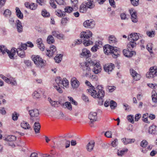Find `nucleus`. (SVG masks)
I'll use <instances>...</instances> for the list:
<instances>
[{"label": "nucleus", "mask_w": 157, "mask_h": 157, "mask_svg": "<svg viewBox=\"0 0 157 157\" xmlns=\"http://www.w3.org/2000/svg\"><path fill=\"white\" fill-rule=\"evenodd\" d=\"M121 140L124 144H131L134 143L135 141L134 139H128L126 138L122 139Z\"/></svg>", "instance_id": "obj_25"}, {"label": "nucleus", "mask_w": 157, "mask_h": 157, "mask_svg": "<svg viewBox=\"0 0 157 157\" xmlns=\"http://www.w3.org/2000/svg\"><path fill=\"white\" fill-rule=\"evenodd\" d=\"M21 48H18L17 49H14L15 50H17V53L18 55L21 57L23 58L25 57V52L24 50L21 49Z\"/></svg>", "instance_id": "obj_32"}, {"label": "nucleus", "mask_w": 157, "mask_h": 157, "mask_svg": "<svg viewBox=\"0 0 157 157\" xmlns=\"http://www.w3.org/2000/svg\"><path fill=\"white\" fill-rule=\"evenodd\" d=\"M37 5L34 3H31L30 5V9L32 10H35L37 8Z\"/></svg>", "instance_id": "obj_62"}, {"label": "nucleus", "mask_w": 157, "mask_h": 157, "mask_svg": "<svg viewBox=\"0 0 157 157\" xmlns=\"http://www.w3.org/2000/svg\"><path fill=\"white\" fill-rule=\"evenodd\" d=\"M73 10V8L70 6H68L66 7L64 9L65 14L66 13H69L71 12Z\"/></svg>", "instance_id": "obj_44"}, {"label": "nucleus", "mask_w": 157, "mask_h": 157, "mask_svg": "<svg viewBox=\"0 0 157 157\" xmlns=\"http://www.w3.org/2000/svg\"><path fill=\"white\" fill-rule=\"evenodd\" d=\"M111 145L113 148L112 149L113 152L118 155V140L117 139H115L112 142Z\"/></svg>", "instance_id": "obj_14"}, {"label": "nucleus", "mask_w": 157, "mask_h": 157, "mask_svg": "<svg viewBox=\"0 0 157 157\" xmlns=\"http://www.w3.org/2000/svg\"><path fill=\"white\" fill-rule=\"evenodd\" d=\"M48 100L51 105L54 107H57L58 105L60 104V102L59 101H53L50 98H48Z\"/></svg>", "instance_id": "obj_36"}, {"label": "nucleus", "mask_w": 157, "mask_h": 157, "mask_svg": "<svg viewBox=\"0 0 157 157\" xmlns=\"http://www.w3.org/2000/svg\"><path fill=\"white\" fill-rule=\"evenodd\" d=\"M86 59L87 62L82 63L81 67L84 73L85 74V76H87L89 75L91 70L90 67L92 66V64H91V63H89V61L90 60H92L90 58H86Z\"/></svg>", "instance_id": "obj_5"}, {"label": "nucleus", "mask_w": 157, "mask_h": 157, "mask_svg": "<svg viewBox=\"0 0 157 157\" xmlns=\"http://www.w3.org/2000/svg\"><path fill=\"white\" fill-rule=\"evenodd\" d=\"M32 58L34 63L37 67L42 68L45 65V63L39 56H33Z\"/></svg>", "instance_id": "obj_7"}, {"label": "nucleus", "mask_w": 157, "mask_h": 157, "mask_svg": "<svg viewBox=\"0 0 157 157\" xmlns=\"http://www.w3.org/2000/svg\"><path fill=\"white\" fill-rule=\"evenodd\" d=\"M130 42L127 44V47L129 49L132 48L136 47V44L135 42V41H129Z\"/></svg>", "instance_id": "obj_38"}, {"label": "nucleus", "mask_w": 157, "mask_h": 157, "mask_svg": "<svg viewBox=\"0 0 157 157\" xmlns=\"http://www.w3.org/2000/svg\"><path fill=\"white\" fill-rule=\"evenodd\" d=\"M47 41L48 44H51L54 43L55 40L52 35H49L47 37Z\"/></svg>", "instance_id": "obj_39"}, {"label": "nucleus", "mask_w": 157, "mask_h": 157, "mask_svg": "<svg viewBox=\"0 0 157 157\" xmlns=\"http://www.w3.org/2000/svg\"><path fill=\"white\" fill-rule=\"evenodd\" d=\"M139 38V36L136 33H132L128 36V40L129 41H136Z\"/></svg>", "instance_id": "obj_17"}, {"label": "nucleus", "mask_w": 157, "mask_h": 157, "mask_svg": "<svg viewBox=\"0 0 157 157\" xmlns=\"http://www.w3.org/2000/svg\"><path fill=\"white\" fill-rule=\"evenodd\" d=\"M62 83V86L67 87L69 85V82L66 78H64L63 79V81Z\"/></svg>", "instance_id": "obj_46"}, {"label": "nucleus", "mask_w": 157, "mask_h": 157, "mask_svg": "<svg viewBox=\"0 0 157 157\" xmlns=\"http://www.w3.org/2000/svg\"><path fill=\"white\" fill-rule=\"evenodd\" d=\"M97 113L95 112H91L89 115V118L90 121L91 123L96 121L97 119Z\"/></svg>", "instance_id": "obj_19"}, {"label": "nucleus", "mask_w": 157, "mask_h": 157, "mask_svg": "<svg viewBox=\"0 0 157 157\" xmlns=\"http://www.w3.org/2000/svg\"><path fill=\"white\" fill-rule=\"evenodd\" d=\"M155 32L154 31H151L147 32V34L150 37H153L155 36Z\"/></svg>", "instance_id": "obj_55"}, {"label": "nucleus", "mask_w": 157, "mask_h": 157, "mask_svg": "<svg viewBox=\"0 0 157 157\" xmlns=\"http://www.w3.org/2000/svg\"><path fill=\"white\" fill-rule=\"evenodd\" d=\"M151 97L152 101L157 106V93L155 90L152 92Z\"/></svg>", "instance_id": "obj_33"}, {"label": "nucleus", "mask_w": 157, "mask_h": 157, "mask_svg": "<svg viewBox=\"0 0 157 157\" xmlns=\"http://www.w3.org/2000/svg\"><path fill=\"white\" fill-rule=\"evenodd\" d=\"M21 127L25 129H28L31 128V127L29 124L25 121H23L20 124Z\"/></svg>", "instance_id": "obj_30"}, {"label": "nucleus", "mask_w": 157, "mask_h": 157, "mask_svg": "<svg viewBox=\"0 0 157 157\" xmlns=\"http://www.w3.org/2000/svg\"><path fill=\"white\" fill-rule=\"evenodd\" d=\"M107 91L110 92H112L115 90V87L114 86H107Z\"/></svg>", "instance_id": "obj_58"}, {"label": "nucleus", "mask_w": 157, "mask_h": 157, "mask_svg": "<svg viewBox=\"0 0 157 157\" xmlns=\"http://www.w3.org/2000/svg\"><path fill=\"white\" fill-rule=\"evenodd\" d=\"M147 78H153L157 76V67L156 66L151 67L149 69V71L146 74Z\"/></svg>", "instance_id": "obj_9"}, {"label": "nucleus", "mask_w": 157, "mask_h": 157, "mask_svg": "<svg viewBox=\"0 0 157 157\" xmlns=\"http://www.w3.org/2000/svg\"><path fill=\"white\" fill-rule=\"evenodd\" d=\"M95 142L93 140L90 141L87 144L86 146V149L89 151H92L94 146Z\"/></svg>", "instance_id": "obj_28"}, {"label": "nucleus", "mask_w": 157, "mask_h": 157, "mask_svg": "<svg viewBox=\"0 0 157 157\" xmlns=\"http://www.w3.org/2000/svg\"><path fill=\"white\" fill-rule=\"evenodd\" d=\"M81 55L88 58L91 56V54L89 50H88L86 48H84L82 50V53H81Z\"/></svg>", "instance_id": "obj_29"}, {"label": "nucleus", "mask_w": 157, "mask_h": 157, "mask_svg": "<svg viewBox=\"0 0 157 157\" xmlns=\"http://www.w3.org/2000/svg\"><path fill=\"white\" fill-rule=\"evenodd\" d=\"M41 14L44 17H48L50 16V14L45 10H43L41 12Z\"/></svg>", "instance_id": "obj_50"}, {"label": "nucleus", "mask_w": 157, "mask_h": 157, "mask_svg": "<svg viewBox=\"0 0 157 157\" xmlns=\"http://www.w3.org/2000/svg\"><path fill=\"white\" fill-rule=\"evenodd\" d=\"M127 50L124 49L123 51V53L124 56L128 57H131L134 54V53H136L134 51H131L132 49H129L127 48Z\"/></svg>", "instance_id": "obj_12"}, {"label": "nucleus", "mask_w": 157, "mask_h": 157, "mask_svg": "<svg viewBox=\"0 0 157 157\" xmlns=\"http://www.w3.org/2000/svg\"><path fill=\"white\" fill-rule=\"evenodd\" d=\"M36 43L38 48L41 51H44V50L45 47L43 43V40L41 38H39L36 40Z\"/></svg>", "instance_id": "obj_22"}, {"label": "nucleus", "mask_w": 157, "mask_h": 157, "mask_svg": "<svg viewBox=\"0 0 157 157\" xmlns=\"http://www.w3.org/2000/svg\"><path fill=\"white\" fill-rule=\"evenodd\" d=\"M148 144V142L145 140H143L140 143V146L144 148L146 147Z\"/></svg>", "instance_id": "obj_47"}, {"label": "nucleus", "mask_w": 157, "mask_h": 157, "mask_svg": "<svg viewBox=\"0 0 157 157\" xmlns=\"http://www.w3.org/2000/svg\"><path fill=\"white\" fill-rule=\"evenodd\" d=\"M130 13L131 15V19L132 21L134 23L136 22L137 21V16L136 13L135 12H132L133 10H130Z\"/></svg>", "instance_id": "obj_26"}, {"label": "nucleus", "mask_w": 157, "mask_h": 157, "mask_svg": "<svg viewBox=\"0 0 157 157\" xmlns=\"http://www.w3.org/2000/svg\"><path fill=\"white\" fill-rule=\"evenodd\" d=\"M19 115L18 113H17L16 112H14L12 114V119L14 121H17L18 119V117Z\"/></svg>", "instance_id": "obj_43"}, {"label": "nucleus", "mask_w": 157, "mask_h": 157, "mask_svg": "<svg viewBox=\"0 0 157 157\" xmlns=\"http://www.w3.org/2000/svg\"><path fill=\"white\" fill-rule=\"evenodd\" d=\"M16 12L17 16L21 19H22L23 18V15L21 12L20 9L18 7L16 8Z\"/></svg>", "instance_id": "obj_35"}, {"label": "nucleus", "mask_w": 157, "mask_h": 157, "mask_svg": "<svg viewBox=\"0 0 157 157\" xmlns=\"http://www.w3.org/2000/svg\"><path fill=\"white\" fill-rule=\"evenodd\" d=\"M16 26L18 33H21L23 31V26L21 22L18 20L16 21Z\"/></svg>", "instance_id": "obj_21"}, {"label": "nucleus", "mask_w": 157, "mask_h": 157, "mask_svg": "<svg viewBox=\"0 0 157 157\" xmlns=\"http://www.w3.org/2000/svg\"><path fill=\"white\" fill-rule=\"evenodd\" d=\"M130 72L133 79L136 81H138L140 80V76L135 70L133 69H130Z\"/></svg>", "instance_id": "obj_15"}, {"label": "nucleus", "mask_w": 157, "mask_h": 157, "mask_svg": "<svg viewBox=\"0 0 157 157\" xmlns=\"http://www.w3.org/2000/svg\"><path fill=\"white\" fill-rule=\"evenodd\" d=\"M27 44H25L21 43V45L19 46L18 48H21V49L24 50L27 49Z\"/></svg>", "instance_id": "obj_60"}, {"label": "nucleus", "mask_w": 157, "mask_h": 157, "mask_svg": "<svg viewBox=\"0 0 157 157\" xmlns=\"http://www.w3.org/2000/svg\"><path fill=\"white\" fill-rule=\"evenodd\" d=\"M87 90L90 94L94 98H98L101 100V102H99V105H102L103 101L102 98L104 96L105 93L104 91L102 89L101 86H98V88L95 90L93 89L90 88L87 89Z\"/></svg>", "instance_id": "obj_1"}, {"label": "nucleus", "mask_w": 157, "mask_h": 157, "mask_svg": "<svg viewBox=\"0 0 157 157\" xmlns=\"http://www.w3.org/2000/svg\"><path fill=\"white\" fill-rule=\"evenodd\" d=\"M0 52H2L3 54L6 52L10 59H14V56L15 54V50L14 49H12L10 51L7 49H5L4 45H2L0 46Z\"/></svg>", "instance_id": "obj_8"}, {"label": "nucleus", "mask_w": 157, "mask_h": 157, "mask_svg": "<svg viewBox=\"0 0 157 157\" xmlns=\"http://www.w3.org/2000/svg\"><path fill=\"white\" fill-rule=\"evenodd\" d=\"M152 44L151 43H149L147 44L146 46V48L148 51L150 53H152Z\"/></svg>", "instance_id": "obj_49"}, {"label": "nucleus", "mask_w": 157, "mask_h": 157, "mask_svg": "<svg viewBox=\"0 0 157 157\" xmlns=\"http://www.w3.org/2000/svg\"><path fill=\"white\" fill-rule=\"evenodd\" d=\"M52 34L54 36L56 37L57 38L59 39H64V35L60 34L59 31H53L52 32Z\"/></svg>", "instance_id": "obj_24"}, {"label": "nucleus", "mask_w": 157, "mask_h": 157, "mask_svg": "<svg viewBox=\"0 0 157 157\" xmlns=\"http://www.w3.org/2000/svg\"><path fill=\"white\" fill-rule=\"evenodd\" d=\"M69 19L67 17L63 18L61 20V23L63 25H65L67 23V21Z\"/></svg>", "instance_id": "obj_63"}, {"label": "nucleus", "mask_w": 157, "mask_h": 157, "mask_svg": "<svg viewBox=\"0 0 157 157\" xmlns=\"http://www.w3.org/2000/svg\"><path fill=\"white\" fill-rule=\"evenodd\" d=\"M104 52L107 55L111 54L114 58L118 57L117 48L112 46L109 44H107L104 46Z\"/></svg>", "instance_id": "obj_3"}, {"label": "nucleus", "mask_w": 157, "mask_h": 157, "mask_svg": "<svg viewBox=\"0 0 157 157\" xmlns=\"http://www.w3.org/2000/svg\"><path fill=\"white\" fill-rule=\"evenodd\" d=\"M0 76L6 82H7L8 83L11 84V85H15L17 83L16 82L15 80H12V79H10L8 78H7L3 75H1Z\"/></svg>", "instance_id": "obj_20"}, {"label": "nucleus", "mask_w": 157, "mask_h": 157, "mask_svg": "<svg viewBox=\"0 0 157 157\" xmlns=\"http://www.w3.org/2000/svg\"><path fill=\"white\" fill-rule=\"evenodd\" d=\"M41 126L38 122H35L33 125L35 133L37 134L40 132Z\"/></svg>", "instance_id": "obj_27"}, {"label": "nucleus", "mask_w": 157, "mask_h": 157, "mask_svg": "<svg viewBox=\"0 0 157 157\" xmlns=\"http://www.w3.org/2000/svg\"><path fill=\"white\" fill-rule=\"evenodd\" d=\"M29 113L30 117H37L39 114V110L36 109L30 110L29 111Z\"/></svg>", "instance_id": "obj_23"}, {"label": "nucleus", "mask_w": 157, "mask_h": 157, "mask_svg": "<svg viewBox=\"0 0 157 157\" xmlns=\"http://www.w3.org/2000/svg\"><path fill=\"white\" fill-rule=\"evenodd\" d=\"M128 151L127 148H124L118 152V156H122L126 154Z\"/></svg>", "instance_id": "obj_42"}, {"label": "nucleus", "mask_w": 157, "mask_h": 157, "mask_svg": "<svg viewBox=\"0 0 157 157\" xmlns=\"http://www.w3.org/2000/svg\"><path fill=\"white\" fill-rule=\"evenodd\" d=\"M110 105L111 109H114L115 107H117V103L115 101L111 100Z\"/></svg>", "instance_id": "obj_45"}, {"label": "nucleus", "mask_w": 157, "mask_h": 157, "mask_svg": "<svg viewBox=\"0 0 157 157\" xmlns=\"http://www.w3.org/2000/svg\"><path fill=\"white\" fill-rule=\"evenodd\" d=\"M42 92L40 90H38L34 91L33 94V96L34 98H38L41 97Z\"/></svg>", "instance_id": "obj_31"}, {"label": "nucleus", "mask_w": 157, "mask_h": 157, "mask_svg": "<svg viewBox=\"0 0 157 157\" xmlns=\"http://www.w3.org/2000/svg\"><path fill=\"white\" fill-rule=\"evenodd\" d=\"M105 136L108 138H112V133L111 131H108L106 132L105 133Z\"/></svg>", "instance_id": "obj_53"}, {"label": "nucleus", "mask_w": 157, "mask_h": 157, "mask_svg": "<svg viewBox=\"0 0 157 157\" xmlns=\"http://www.w3.org/2000/svg\"><path fill=\"white\" fill-rule=\"evenodd\" d=\"M127 119L128 121L130 122L133 123L134 122V117L133 115H129L127 117Z\"/></svg>", "instance_id": "obj_54"}, {"label": "nucleus", "mask_w": 157, "mask_h": 157, "mask_svg": "<svg viewBox=\"0 0 157 157\" xmlns=\"http://www.w3.org/2000/svg\"><path fill=\"white\" fill-rule=\"evenodd\" d=\"M115 68V65L112 63L105 64L104 67V71L109 74Z\"/></svg>", "instance_id": "obj_11"}, {"label": "nucleus", "mask_w": 157, "mask_h": 157, "mask_svg": "<svg viewBox=\"0 0 157 157\" xmlns=\"http://www.w3.org/2000/svg\"><path fill=\"white\" fill-rule=\"evenodd\" d=\"M92 35V33L91 31H87L86 32H82L80 34V38H81V40L80 41L79 40H78V43L76 41L77 44H79L82 42L83 41V44L85 46H88L92 44L93 43L91 40H90V38Z\"/></svg>", "instance_id": "obj_2"}, {"label": "nucleus", "mask_w": 157, "mask_h": 157, "mask_svg": "<svg viewBox=\"0 0 157 157\" xmlns=\"http://www.w3.org/2000/svg\"><path fill=\"white\" fill-rule=\"evenodd\" d=\"M108 41L109 43L111 44H114L117 42L116 38L113 35H111L109 36Z\"/></svg>", "instance_id": "obj_34"}, {"label": "nucleus", "mask_w": 157, "mask_h": 157, "mask_svg": "<svg viewBox=\"0 0 157 157\" xmlns=\"http://www.w3.org/2000/svg\"><path fill=\"white\" fill-rule=\"evenodd\" d=\"M71 84L74 89L78 88L80 85V82L75 77L72 78L71 80Z\"/></svg>", "instance_id": "obj_13"}, {"label": "nucleus", "mask_w": 157, "mask_h": 157, "mask_svg": "<svg viewBox=\"0 0 157 157\" xmlns=\"http://www.w3.org/2000/svg\"><path fill=\"white\" fill-rule=\"evenodd\" d=\"M55 81L56 83L58 85V86H62V82L63 80L60 77H57Z\"/></svg>", "instance_id": "obj_41"}, {"label": "nucleus", "mask_w": 157, "mask_h": 157, "mask_svg": "<svg viewBox=\"0 0 157 157\" xmlns=\"http://www.w3.org/2000/svg\"><path fill=\"white\" fill-rule=\"evenodd\" d=\"M36 1L37 3L41 6L44 5L46 2L45 0H36Z\"/></svg>", "instance_id": "obj_64"}, {"label": "nucleus", "mask_w": 157, "mask_h": 157, "mask_svg": "<svg viewBox=\"0 0 157 157\" xmlns=\"http://www.w3.org/2000/svg\"><path fill=\"white\" fill-rule=\"evenodd\" d=\"M89 62L92 64V66H94L92 71L95 74H98L101 72V67L98 61L95 60H90Z\"/></svg>", "instance_id": "obj_6"}, {"label": "nucleus", "mask_w": 157, "mask_h": 157, "mask_svg": "<svg viewBox=\"0 0 157 157\" xmlns=\"http://www.w3.org/2000/svg\"><path fill=\"white\" fill-rule=\"evenodd\" d=\"M94 3L92 1L83 2L79 7V11L81 13H85L86 12L88 8H93L95 6Z\"/></svg>", "instance_id": "obj_4"}, {"label": "nucleus", "mask_w": 157, "mask_h": 157, "mask_svg": "<svg viewBox=\"0 0 157 157\" xmlns=\"http://www.w3.org/2000/svg\"><path fill=\"white\" fill-rule=\"evenodd\" d=\"M6 139L10 142H12L15 140H16V137L14 136H8Z\"/></svg>", "instance_id": "obj_48"}, {"label": "nucleus", "mask_w": 157, "mask_h": 157, "mask_svg": "<svg viewBox=\"0 0 157 157\" xmlns=\"http://www.w3.org/2000/svg\"><path fill=\"white\" fill-rule=\"evenodd\" d=\"M148 132L149 134L152 135H157V126L153 125L149 127Z\"/></svg>", "instance_id": "obj_18"}, {"label": "nucleus", "mask_w": 157, "mask_h": 157, "mask_svg": "<svg viewBox=\"0 0 157 157\" xmlns=\"http://www.w3.org/2000/svg\"><path fill=\"white\" fill-rule=\"evenodd\" d=\"M56 14L59 17L65 16V14L64 11L62 12L61 10L58 9L56 12Z\"/></svg>", "instance_id": "obj_40"}, {"label": "nucleus", "mask_w": 157, "mask_h": 157, "mask_svg": "<svg viewBox=\"0 0 157 157\" xmlns=\"http://www.w3.org/2000/svg\"><path fill=\"white\" fill-rule=\"evenodd\" d=\"M95 25V22L92 19L86 20L83 23V26L85 27L89 28H94Z\"/></svg>", "instance_id": "obj_10"}, {"label": "nucleus", "mask_w": 157, "mask_h": 157, "mask_svg": "<svg viewBox=\"0 0 157 157\" xmlns=\"http://www.w3.org/2000/svg\"><path fill=\"white\" fill-rule=\"evenodd\" d=\"M56 47L53 45L50 47V50H47L46 55L49 57L52 56L56 52Z\"/></svg>", "instance_id": "obj_16"}, {"label": "nucleus", "mask_w": 157, "mask_h": 157, "mask_svg": "<svg viewBox=\"0 0 157 157\" xmlns=\"http://www.w3.org/2000/svg\"><path fill=\"white\" fill-rule=\"evenodd\" d=\"M62 57L63 55L62 54H57L54 58V59L56 63H59L62 60Z\"/></svg>", "instance_id": "obj_37"}, {"label": "nucleus", "mask_w": 157, "mask_h": 157, "mask_svg": "<svg viewBox=\"0 0 157 157\" xmlns=\"http://www.w3.org/2000/svg\"><path fill=\"white\" fill-rule=\"evenodd\" d=\"M148 115V114L147 113L144 114L142 117V119L144 122L147 123H149V122H148L147 121V116Z\"/></svg>", "instance_id": "obj_52"}, {"label": "nucleus", "mask_w": 157, "mask_h": 157, "mask_svg": "<svg viewBox=\"0 0 157 157\" xmlns=\"http://www.w3.org/2000/svg\"><path fill=\"white\" fill-rule=\"evenodd\" d=\"M139 0H130L131 3L134 6H137L139 4Z\"/></svg>", "instance_id": "obj_57"}, {"label": "nucleus", "mask_w": 157, "mask_h": 157, "mask_svg": "<svg viewBox=\"0 0 157 157\" xmlns=\"http://www.w3.org/2000/svg\"><path fill=\"white\" fill-rule=\"evenodd\" d=\"M11 14V12L8 9L6 10L3 13L4 15L6 17L10 16Z\"/></svg>", "instance_id": "obj_51"}, {"label": "nucleus", "mask_w": 157, "mask_h": 157, "mask_svg": "<svg viewBox=\"0 0 157 157\" xmlns=\"http://www.w3.org/2000/svg\"><path fill=\"white\" fill-rule=\"evenodd\" d=\"M98 47L99 45H98L96 43L91 48V51L94 52L97 51V50L98 49Z\"/></svg>", "instance_id": "obj_59"}, {"label": "nucleus", "mask_w": 157, "mask_h": 157, "mask_svg": "<svg viewBox=\"0 0 157 157\" xmlns=\"http://www.w3.org/2000/svg\"><path fill=\"white\" fill-rule=\"evenodd\" d=\"M54 0H51L49 2L52 7L54 9L56 8V5L54 3Z\"/></svg>", "instance_id": "obj_61"}, {"label": "nucleus", "mask_w": 157, "mask_h": 157, "mask_svg": "<svg viewBox=\"0 0 157 157\" xmlns=\"http://www.w3.org/2000/svg\"><path fill=\"white\" fill-rule=\"evenodd\" d=\"M65 105L66 107L68 109L70 110H72V105L70 102H66L65 103Z\"/></svg>", "instance_id": "obj_56"}]
</instances>
